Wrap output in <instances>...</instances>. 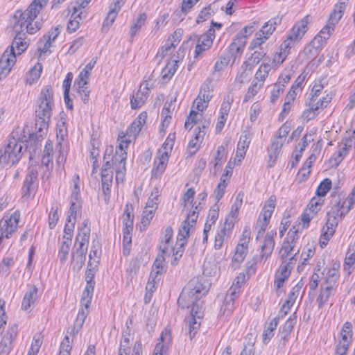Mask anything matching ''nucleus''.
I'll return each instance as SVG.
<instances>
[{
  "label": "nucleus",
  "mask_w": 355,
  "mask_h": 355,
  "mask_svg": "<svg viewBox=\"0 0 355 355\" xmlns=\"http://www.w3.org/2000/svg\"><path fill=\"white\" fill-rule=\"evenodd\" d=\"M54 107L53 92L51 85L44 87L37 100L35 107V134L31 137H35L37 141L43 139L47 130Z\"/></svg>",
  "instance_id": "f257e3e1"
},
{
  "label": "nucleus",
  "mask_w": 355,
  "mask_h": 355,
  "mask_svg": "<svg viewBox=\"0 0 355 355\" xmlns=\"http://www.w3.org/2000/svg\"><path fill=\"white\" fill-rule=\"evenodd\" d=\"M37 13L29 6L24 11L17 10L15 12L12 22V29L15 33L34 34L41 28V23L35 21Z\"/></svg>",
  "instance_id": "f03ea898"
},
{
  "label": "nucleus",
  "mask_w": 355,
  "mask_h": 355,
  "mask_svg": "<svg viewBox=\"0 0 355 355\" xmlns=\"http://www.w3.org/2000/svg\"><path fill=\"white\" fill-rule=\"evenodd\" d=\"M210 286L211 283L207 279L202 277L193 278L188 283L187 286L182 290L178 298V303L182 308L189 306V304H184L183 302L187 301V299L199 300L208 293Z\"/></svg>",
  "instance_id": "7ed1b4c3"
},
{
  "label": "nucleus",
  "mask_w": 355,
  "mask_h": 355,
  "mask_svg": "<svg viewBox=\"0 0 355 355\" xmlns=\"http://www.w3.org/2000/svg\"><path fill=\"white\" fill-rule=\"evenodd\" d=\"M21 144L15 138L8 140V143L3 148L0 149V165L17 164L21 157Z\"/></svg>",
  "instance_id": "20e7f679"
},
{
  "label": "nucleus",
  "mask_w": 355,
  "mask_h": 355,
  "mask_svg": "<svg viewBox=\"0 0 355 355\" xmlns=\"http://www.w3.org/2000/svg\"><path fill=\"white\" fill-rule=\"evenodd\" d=\"M146 119L147 113L142 112L130 125L125 134H123V136L119 135L122 139L119 144H123L125 150L128 148V145L136 139L142 126L146 123Z\"/></svg>",
  "instance_id": "39448f33"
},
{
  "label": "nucleus",
  "mask_w": 355,
  "mask_h": 355,
  "mask_svg": "<svg viewBox=\"0 0 355 355\" xmlns=\"http://www.w3.org/2000/svg\"><path fill=\"white\" fill-rule=\"evenodd\" d=\"M309 21L310 17L307 15L297 22L291 30L286 39L283 42V47L288 49L294 46L307 31V24Z\"/></svg>",
  "instance_id": "423d86ee"
},
{
  "label": "nucleus",
  "mask_w": 355,
  "mask_h": 355,
  "mask_svg": "<svg viewBox=\"0 0 355 355\" xmlns=\"http://www.w3.org/2000/svg\"><path fill=\"white\" fill-rule=\"evenodd\" d=\"M38 171L36 166H29L28 173L21 188L22 198L28 199L33 198L38 188Z\"/></svg>",
  "instance_id": "0eeeda50"
},
{
  "label": "nucleus",
  "mask_w": 355,
  "mask_h": 355,
  "mask_svg": "<svg viewBox=\"0 0 355 355\" xmlns=\"http://www.w3.org/2000/svg\"><path fill=\"white\" fill-rule=\"evenodd\" d=\"M192 227V224L190 223L189 220H185L181 225L178 234L177 236L176 245L177 250L173 253L174 260L171 261V264L175 266L178 263V260L182 257L184 247L187 243V238L189 236V231Z\"/></svg>",
  "instance_id": "6e6552de"
},
{
  "label": "nucleus",
  "mask_w": 355,
  "mask_h": 355,
  "mask_svg": "<svg viewBox=\"0 0 355 355\" xmlns=\"http://www.w3.org/2000/svg\"><path fill=\"white\" fill-rule=\"evenodd\" d=\"M349 211L341 208V204L339 201L336 205L331 207V210L327 214V222L322 229L327 231H332L335 232L338 222Z\"/></svg>",
  "instance_id": "1a4fd4ad"
},
{
  "label": "nucleus",
  "mask_w": 355,
  "mask_h": 355,
  "mask_svg": "<svg viewBox=\"0 0 355 355\" xmlns=\"http://www.w3.org/2000/svg\"><path fill=\"white\" fill-rule=\"evenodd\" d=\"M345 7V1H340L335 6L334 11L330 15L327 24L320 31L322 35H324L329 38L330 35L334 31L335 26L341 19Z\"/></svg>",
  "instance_id": "9d476101"
},
{
  "label": "nucleus",
  "mask_w": 355,
  "mask_h": 355,
  "mask_svg": "<svg viewBox=\"0 0 355 355\" xmlns=\"http://www.w3.org/2000/svg\"><path fill=\"white\" fill-rule=\"evenodd\" d=\"M241 286L239 284V281L236 284H233L230 287L228 293L225 295L223 305L220 307V314L224 316H229L232 314L234 309V300L237 298L238 293L240 291Z\"/></svg>",
  "instance_id": "9b49d317"
},
{
  "label": "nucleus",
  "mask_w": 355,
  "mask_h": 355,
  "mask_svg": "<svg viewBox=\"0 0 355 355\" xmlns=\"http://www.w3.org/2000/svg\"><path fill=\"white\" fill-rule=\"evenodd\" d=\"M127 158L126 150L123 148V144H119L116 148L115 157L114 160L118 162L116 168H115L116 181L117 182H123L125 172V160Z\"/></svg>",
  "instance_id": "f8f14e48"
},
{
  "label": "nucleus",
  "mask_w": 355,
  "mask_h": 355,
  "mask_svg": "<svg viewBox=\"0 0 355 355\" xmlns=\"http://www.w3.org/2000/svg\"><path fill=\"white\" fill-rule=\"evenodd\" d=\"M17 334V326L13 324L3 334L0 342V355H8L13 347V341Z\"/></svg>",
  "instance_id": "ddd939ff"
},
{
  "label": "nucleus",
  "mask_w": 355,
  "mask_h": 355,
  "mask_svg": "<svg viewBox=\"0 0 355 355\" xmlns=\"http://www.w3.org/2000/svg\"><path fill=\"white\" fill-rule=\"evenodd\" d=\"M215 38V31L209 28L205 33L200 35L195 49V58L199 57L204 51L208 50L212 45Z\"/></svg>",
  "instance_id": "4468645a"
},
{
  "label": "nucleus",
  "mask_w": 355,
  "mask_h": 355,
  "mask_svg": "<svg viewBox=\"0 0 355 355\" xmlns=\"http://www.w3.org/2000/svg\"><path fill=\"white\" fill-rule=\"evenodd\" d=\"M328 39L329 37H326L324 35H322L320 31L304 49V53L307 55V58L311 59L316 56L318 53V49L324 46Z\"/></svg>",
  "instance_id": "2eb2a0df"
},
{
  "label": "nucleus",
  "mask_w": 355,
  "mask_h": 355,
  "mask_svg": "<svg viewBox=\"0 0 355 355\" xmlns=\"http://www.w3.org/2000/svg\"><path fill=\"white\" fill-rule=\"evenodd\" d=\"M16 62V53L6 49L0 59V77H6Z\"/></svg>",
  "instance_id": "dca6fc26"
},
{
  "label": "nucleus",
  "mask_w": 355,
  "mask_h": 355,
  "mask_svg": "<svg viewBox=\"0 0 355 355\" xmlns=\"http://www.w3.org/2000/svg\"><path fill=\"white\" fill-rule=\"evenodd\" d=\"M353 142H355L354 140L350 139L349 137L348 138H345L338 144V150L331 157V159L334 161L336 166H338L342 162L348 153V151L352 148Z\"/></svg>",
  "instance_id": "f3484780"
},
{
  "label": "nucleus",
  "mask_w": 355,
  "mask_h": 355,
  "mask_svg": "<svg viewBox=\"0 0 355 355\" xmlns=\"http://www.w3.org/2000/svg\"><path fill=\"white\" fill-rule=\"evenodd\" d=\"M168 162L167 151L162 152L159 156L155 158L152 169V178L160 177L164 172Z\"/></svg>",
  "instance_id": "a211bd4d"
},
{
  "label": "nucleus",
  "mask_w": 355,
  "mask_h": 355,
  "mask_svg": "<svg viewBox=\"0 0 355 355\" xmlns=\"http://www.w3.org/2000/svg\"><path fill=\"white\" fill-rule=\"evenodd\" d=\"M90 232L89 221L88 219H85L78 228V232L76 237V244L78 243V246L88 247Z\"/></svg>",
  "instance_id": "6ab92c4d"
},
{
  "label": "nucleus",
  "mask_w": 355,
  "mask_h": 355,
  "mask_svg": "<svg viewBox=\"0 0 355 355\" xmlns=\"http://www.w3.org/2000/svg\"><path fill=\"white\" fill-rule=\"evenodd\" d=\"M275 231L268 232L265 236L263 244L261 245V252L260 257L261 259L267 260L270 257L275 246L274 236L276 235Z\"/></svg>",
  "instance_id": "aec40b11"
},
{
  "label": "nucleus",
  "mask_w": 355,
  "mask_h": 355,
  "mask_svg": "<svg viewBox=\"0 0 355 355\" xmlns=\"http://www.w3.org/2000/svg\"><path fill=\"white\" fill-rule=\"evenodd\" d=\"M234 224L232 220L226 219L224 227L216 234L214 248L215 249H220L223 246L225 237L229 236L230 231L233 228Z\"/></svg>",
  "instance_id": "412c9836"
},
{
  "label": "nucleus",
  "mask_w": 355,
  "mask_h": 355,
  "mask_svg": "<svg viewBox=\"0 0 355 355\" xmlns=\"http://www.w3.org/2000/svg\"><path fill=\"white\" fill-rule=\"evenodd\" d=\"M26 33H15V36L10 46L9 51L16 53V54H21L28 47V43L26 40Z\"/></svg>",
  "instance_id": "4be33fe9"
},
{
  "label": "nucleus",
  "mask_w": 355,
  "mask_h": 355,
  "mask_svg": "<svg viewBox=\"0 0 355 355\" xmlns=\"http://www.w3.org/2000/svg\"><path fill=\"white\" fill-rule=\"evenodd\" d=\"M165 259L166 258L163 254H158L155 259L150 273V276L151 279H153V282L155 281V279L159 278V276H161L166 272V267L164 263Z\"/></svg>",
  "instance_id": "5701e85b"
},
{
  "label": "nucleus",
  "mask_w": 355,
  "mask_h": 355,
  "mask_svg": "<svg viewBox=\"0 0 355 355\" xmlns=\"http://www.w3.org/2000/svg\"><path fill=\"white\" fill-rule=\"evenodd\" d=\"M87 247L78 246L75 252L72 254L73 269L79 270L83 266L86 260V253Z\"/></svg>",
  "instance_id": "b1692460"
},
{
  "label": "nucleus",
  "mask_w": 355,
  "mask_h": 355,
  "mask_svg": "<svg viewBox=\"0 0 355 355\" xmlns=\"http://www.w3.org/2000/svg\"><path fill=\"white\" fill-rule=\"evenodd\" d=\"M205 134L206 132L201 130L200 128H199L198 132L195 133L194 137L190 140L187 146V154L189 156L192 157L198 151Z\"/></svg>",
  "instance_id": "393cba45"
},
{
  "label": "nucleus",
  "mask_w": 355,
  "mask_h": 355,
  "mask_svg": "<svg viewBox=\"0 0 355 355\" xmlns=\"http://www.w3.org/2000/svg\"><path fill=\"white\" fill-rule=\"evenodd\" d=\"M245 45V41L243 40L242 37H236L234 42L230 45L227 55H230L231 59L233 60V62H234L237 58L241 57Z\"/></svg>",
  "instance_id": "a878e982"
},
{
  "label": "nucleus",
  "mask_w": 355,
  "mask_h": 355,
  "mask_svg": "<svg viewBox=\"0 0 355 355\" xmlns=\"http://www.w3.org/2000/svg\"><path fill=\"white\" fill-rule=\"evenodd\" d=\"M331 99V96L329 94H326L325 96H322L321 98H318V97L310 98L309 101L306 103V105L311 107L312 110H315L318 112L319 110L327 107Z\"/></svg>",
  "instance_id": "bb28decb"
},
{
  "label": "nucleus",
  "mask_w": 355,
  "mask_h": 355,
  "mask_svg": "<svg viewBox=\"0 0 355 355\" xmlns=\"http://www.w3.org/2000/svg\"><path fill=\"white\" fill-rule=\"evenodd\" d=\"M282 145V141H278L277 139H275L272 141L270 148L268 149V167H272L275 165V161L279 155Z\"/></svg>",
  "instance_id": "cd10ccee"
},
{
  "label": "nucleus",
  "mask_w": 355,
  "mask_h": 355,
  "mask_svg": "<svg viewBox=\"0 0 355 355\" xmlns=\"http://www.w3.org/2000/svg\"><path fill=\"white\" fill-rule=\"evenodd\" d=\"M133 206L126 204L123 215V230H132L134 223Z\"/></svg>",
  "instance_id": "c85d7f7f"
},
{
  "label": "nucleus",
  "mask_w": 355,
  "mask_h": 355,
  "mask_svg": "<svg viewBox=\"0 0 355 355\" xmlns=\"http://www.w3.org/2000/svg\"><path fill=\"white\" fill-rule=\"evenodd\" d=\"M301 288V286L297 284L291 289L288 295L287 300L285 301L281 309V311H284V314H286L291 307L293 305L300 293Z\"/></svg>",
  "instance_id": "c756f323"
},
{
  "label": "nucleus",
  "mask_w": 355,
  "mask_h": 355,
  "mask_svg": "<svg viewBox=\"0 0 355 355\" xmlns=\"http://www.w3.org/2000/svg\"><path fill=\"white\" fill-rule=\"evenodd\" d=\"M37 298V288L35 286H32L24 296L21 303V309L25 311L28 310L31 305L35 303Z\"/></svg>",
  "instance_id": "7c9ffc66"
},
{
  "label": "nucleus",
  "mask_w": 355,
  "mask_h": 355,
  "mask_svg": "<svg viewBox=\"0 0 355 355\" xmlns=\"http://www.w3.org/2000/svg\"><path fill=\"white\" fill-rule=\"evenodd\" d=\"M297 253L289 259L288 262H286L285 259L282 260V263L279 266L277 275L280 277L288 278L290 276L291 272L293 266L297 260Z\"/></svg>",
  "instance_id": "2f4dec72"
},
{
  "label": "nucleus",
  "mask_w": 355,
  "mask_h": 355,
  "mask_svg": "<svg viewBox=\"0 0 355 355\" xmlns=\"http://www.w3.org/2000/svg\"><path fill=\"white\" fill-rule=\"evenodd\" d=\"M275 202L276 197L275 196H271L266 202L259 218H261L269 222L275 207Z\"/></svg>",
  "instance_id": "473e14b6"
},
{
  "label": "nucleus",
  "mask_w": 355,
  "mask_h": 355,
  "mask_svg": "<svg viewBox=\"0 0 355 355\" xmlns=\"http://www.w3.org/2000/svg\"><path fill=\"white\" fill-rule=\"evenodd\" d=\"M81 304V308L78 311L76 322H75V327L74 329L78 327V329L76 330L73 329V334H77L78 330L83 327V323L89 313V307L90 304H88V306H86V302H83L80 300Z\"/></svg>",
  "instance_id": "72a5a7b5"
},
{
  "label": "nucleus",
  "mask_w": 355,
  "mask_h": 355,
  "mask_svg": "<svg viewBox=\"0 0 355 355\" xmlns=\"http://www.w3.org/2000/svg\"><path fill=\"white\" fill-rule=\"evenodd\" d=\"M336 286H334L330 284H325V283L324 282L322 283L321 286L320 293L317 299L319 308H322L324 305V304L328 301L331 294V291Z\"/></svg>",
  "instance_id": "f704fd0d"
},
{
  "label": "nucleus",
  "mask_w": 355,
  "mask_h": 355,
  "mask_svg": "<svg viewBox=\"0 0 355 355\" xmlns=\"http://www.w3.org/2000/svg\"><path fill=\"white\" fill-rule=\"evenodd\" d=\"M81 14L82 11H79V9L76 8V6H75L67 27L69 33H73L79 28L80 21L82 19L80 16Z\"/></svg>",
  "instance_id": "c9c22d12"
},
{
  "label": "nucleus",
  "mask_w": 355,
  "mask_h": 355,
  "mask_svg": "<svg viewBox=\"0 0 355 355\" xmlns=\"http://www.w3.org/2000/svg\"><path fill=\"white\" fill-rule=\"evenodd\" d=\"M321 148V144H319V142H318L316 144H315V148L313 150L312 154L308 157V159L306 160V162L304 163L302 167L301 168L300 171L303 172L307 170V173H302V175L304 177H307L309 175L311 171L310 168L312 166L313 163L316 160V156L315 153L318 150H320Z\"/></svg>",
  "instance_id": "e433bc0d"
},
{
  "label": "nucleus",
  "mask_w": 355,
  "mask_h": 355,
  "mask_svg": "<svg viewBox=\"0 0 355 355\" xmlns=\"http://www.w3.org/2000/svg\"><path fill=\"white\" fill-rule=\"evenodd\" d=\"M112 147L106 148L103 157L104 164H103L102 168H107V169L115 171L118 162L114 160L115 155H112Z\"/></svg>",
  "instance_id": "4c0bfd02"
},
{
  "label": "nucleus",
  "mask_w": 355,
  "mask_h": 355,
  "mask_svg": "<svg viewBox=\"0 0 355 355\" xmlns=\"http://www.w3.org/2000/svg\"><path fill=\"white\" fill-rule=\"evenodd\" d=\"M279 319L274 318L266 327L263 332V340L264 343H268L275 335V331L278 325Z\"/></svg>",
  "instance_id": "58836bf2"
},
{
  "label": "nucleus",
  "mask_w": 355,
  "mask_h": 355,
  "mask_svg": "<svg viewBox=\"0 0 355 355\" xmlns=\"http://www.w3.org/2000/svg\"><path fill=\"white\" fill-rule=\"evenodd\" d=\"M142 86L140 85L137 92L130 98L131 107L137 109L141 107L146 101V95L142 92Z\"/></svg>",
  "instance_id": "ea45409f"
},
{
  "label": "nucleus",
  "mask_w": 355,
  "mask_h": 355,
  "mask_svg": "<svg viewBox=\"0 0 355 355\" xmlns=\"http://www.w3.org/2000/svg\"><path fill=\"white\" fill-rule=\"evenodd\" d=\"M270 70L271 66L270 64H261L255 73L254 79L259 82H261L262 84H264V82L268 77Z\"/></svg>",
  "instance_id": "a19ab883"
},
{
  "label": "nucleus",
  "mask_w": 355,
  "mask_h": 355,
  "mask_svg": "<svg viewBox=\"0 0 355 355\" xmlns=\"http://www.w3.org/2000/svg\"><path fill=\"white\" fill-rule=\"evenodd\" d=\"M129 327H127V331H124L122 334V338L120 342V347L119 352H124L125 355H129L130 349L131 346V341L130 339V334Z\"/></svg>",
  "instance_id": "79ce46f5"
},
{
  "label": "nucleus",
  "mask_w": 355,
  "mask_h": 355,
  "mask_svg": "<svg viewBox=\"0 0 355 355\" xmlns=\"http://www.w3.org/2000/svg\"><path fill=\"white\" fill-rule=\"evenodd\" d=\"M312 135L306 133L301 139V142L295 148L296 151V159H300L302 152L306 149L309 143L313 141Z\"/></svg>",
  "instance_id": "37998d69"
},
{
  "label": "nucleus",
  "mask_w": 355,
  "mask_h": 355,
  "mask_svg": "<svg viewBox=\"0 0 355 355\" xmlns=\"http://www.w3.org/2000/svg\"><path fill=\"white\" fill-rule=\"evenodd\" d=\"M198 300H194L191 299H187V301L183 302L184 304H188L189 306L191 304V316L190 318H195L196 320H200L203 315V312L202 311V306H200L198 304H196V302Z\"/></svg>",
  "instance_id": "c03bdc74"
},
{
  "label": "nucleus",
  "mask_w": 355,
  "mask_h": 355,
  "mask_svg": "<svg viewBox=\"0 0 355 355\" xmlns=\"http://www.w3.org/2000/svg\"><path fill=\"white\" fill-rule=\"evenodd\" d=\"M263 86L261 82H259L254 79L252 82L251 85L248 87V91L245 95V101H248L249 99L253 98Z\"/></svg>",
  "instance_id": "a18cd8bd"
},
{
  "label": "nucleus",
  "mask_w": 355,
  "mask_h": 355,
  "mask_svg": "<svg viewBox=\"0 0 355 355\" xmlns=\"http://www.w3.org/2000/svg\"><path fill=\"white\" fill-rule=\"evenodd\" d=\"M87 285L83 291L81 300L83 302H86V306L91 304L93 292L95 286V282H86Z\"/></svg>",
  "instance_id": "49530a36"
},
{
  "label": "nucleus",
  "mask_w": 355,
  "mask_h": 355,
  "mask_svg": "<svg viewBox=\"0 0 355 355\" xmlns=\"http://www.w3.org/2000/svg\"><path fill=\"white\" fill-rule=\"evenodd\" d=\"M178 67V62L173 60L166 64V67L162 71V76L164 79H170L175 73Z\"/></svg>",
  "instance_id": "de8ad7c7"
},
{
  "label": "nucleus",
  "mask_w": 355,
  "mask_h": 355,
  "mask_svg": "<svg viewBox=\"0 0 355 355\" xmlns=\"http://www.w3.org/2000/svg\"><path fill=\"white\" fill-rule=\"evenodd\" d=\"M200 320H196L195 318H189V320L186 321L187 325L189 328V334L191 340L195 337L197 331L200 328Z\"/></svg>",
  "instance_id": "09e8293b"
},
{
  "label": "nucleus",
  "mask_w": 355,
  "mask_h": 355,
  "mask_svg": "<svg viewBox=\"0 0 355 355\" xmlns=\"http://www.w3.org/2000/svg\"><path fill=\"white\" fill-rule=\"evenodd\" d=\"M248 244L245 243H239L236 248L235 254L233 257L234 261L237 262L243 261L247 254Z\"/></svg>",
  "instance_id": "8fccbe9b"
},
{
  "label": "nucleus",
  "mask_w": 355,
  "mask_h": 355,
  "mask_svg": "<svg viewBox=\"0 0 355 355\" xmlns=\"http://www.w3.org/2000/svg\"><path fill=\"white\" fill-rule=\"evenodd\" d=\"M80 209H81V203L74 202V201L71 202L70 208L68 211V215L67 217V220L68 223L71 222V220L76 222L77 214L80 211Z\"/></svg>",
  "instance_id": "3c124183"
},
{
  "label": "nucleus",
  "mask_w": 355,
  "mask_h": 355,
  "mask_svg": "<svg viewBox=\"0 0 355 355\" xmlns=\"http://www.w3.org/2000/svg\"><path fill=\"white\" fill-rule=\"evenodd\" d=\"M171 38L169 37L166 44L162 46L158 52V54H160L162 57L170 55L180 42L178 38L177 40H174V41L171 42H169Z\"/></svg>",
  "instance_id": "603ef678"
},
{
  "label": "nucleus",
  "mask_w": 355,
  "mask_h": 355,
  "mask_svg": "<svg viewBox=\"0 0 355 355\" xmlns=\"http://www.w3.org/2000/svg\"><path fill=\"white\" fill-rule=\"evenodd\" d=\"M202 117V114L196 112L193 110H191L189 114V116L187 117L185 123L184 128L186 129L191 130L193 127V125L196 124L200 118Z\"/></svg>",
  "instance_id": "864d4df0"
},
{
  "label": "nucleus",
  "mask_w": 355,
  "mask_h": 355,
  "mask_svg": "<svg viewBox=\"0 0 355 355\" xmlns=\"http://www.w3.org/2000/svg\"><path fill=\"white\" fill-rule=\"evenodd\" d=\"M119 10H118L115 5L114 8L110 9L105 19L104 20L102 27L103 31H105L106 28L108 29L109 27L114 23Z\"/></svg>",
  "instance_id": "5fc2aeb1"
},
{
  "label": "nucleus",
  "mask_w": 355,
  "mask_h": 355,
  "mask_svg": "<svg viewBox=\"0 0 355 355\" xmlns=\"http://www.w3.org/2000/svg\"><path fill=\"white\" fill-rule=\"evenodd\" d=\"M296 318L297 317L295 315V313H294L284 323L282 327V334H284V337L288 336L293 331V329L296 323Z\"/></svg>",
  "instance_id": "6e6d98bb"
},
{
  "label": "nucleus",
  "mask_w": 355,
  "mask_h": 355,
  "mask_svg": "<svg viewBox=\"0 0 355 355\" xmlns=\"http://www.w3.org/2000/svg\"><path fill=\"white\" fill-rule=\"evenodd\" d=\"M58 207L57 205H53L51 208L49 214V219H48V223H49V227L51 230H53L55 228V227L57 225V223L59 219V216L58 214Z\"/></svg>",
  "instance_id": "4d7b16f0"
},
{
  "label": "nucleus",
  "mask_w": 355,
  "mask_h": 355,
  "mask_svg": "<svg viewBox=\"0 0 355 355\" xmlns=\"http://www.w3.org/2000/svg\"><path fill=\"white\" fill-rule=\"evenodd\" d=\"M146 20V15L145 13L139 15L136 21L133 24L130 28V36L133 37L140 30L142 26L144 25Z\"/></svg>",
  "instance_id": "13d9d810"
},
{
  "label": "nucleus",
  "mask_w": 355,
  "mask_h": 355,
  "mask_svg": "<svg viewBox=\"0 0 355 355\" xmlns=\"http://www.w3.org/2000/svg\"><path fill=\"white\" fill-rule=\"evenodd\" d=\"M42 71V66L41 64L37 63L29 71V77L27 78V81L32 84L36 81L41 76Z\"/></svg>",
  "instance_id": "bf43d9fd"
},
{
  "label": "nucleus",
  "mask_w": 355,
  "mask_h": 355,
  "mask_svg": "<svg viewBox=\"0 0 355 355\" xmlns=\"http://www.w3.org/2000/svg\"><path fill=\"white\" fill-rule=\"evenodd\" d=\"M90 72L87 70L83 69L78 77L76 79L74 82V87H83V85H87V80L90 76Z\"/></svg>",
  "instance_id": "052dcab7"
},
{
  "label": "nucleus",
  "mask_w": 355,
  "mask_h": 355,
  "mask_svg": "<svg viewBox=\"0 0 355 355\" xmlns=\"http://www.w3.org/2000/svg\"><path fill=\"white\" fill-rule=\"evenodd\" d=\"M331 187V181L326 178L323 180L316 190V194L320 197H324Z\"/></svg>",
  "instance_id": "680f3d73"
},
{
  "label": "nucleus",
  "mask_w": 355,
  "mask_h": 355,
  "mask_svg": "<svg viewBox=\"0 0 355 355\" xmlns=\"http://www.w3.org/2000/svg\"><path fill=\"white\" fill-rule=\"evenodd\" d=\"M214 14V9L212 6L210 5L208 7L204 8L198 15L196 22L201 23L206 21L207 19L211 17Z\"/></svg>",
  "instance_id": "e2e57ef3"
},
{
  "label": "nucleus",
  "mask_w": 355,
  "mask_h": 355,
  "mask_svg": "<svg viewBox=\"0 0 355 355\" xmlns=\"http://www.w3.org/2000/svg\"><path fill=\"white\" fill-rule=\"evenodd\" d=\"M294 248L295 245L284 241L279 252V255L281 259H286L290 254H291V252L293 250Z\"/></svg>",
  "instance_id": "0e129e2a"
},
{
  "label": "nucleus",
  "mask_w": 355,
  "mask_h": 355,
  "mask_svg": "<svg viewBox=\"0 0 355 355\" xmlns=\"http://www.w3.org/2000/svg\"><path fill=\"white\" fill-rule=\"evenodd\" d=\"M167 338L170 339L169 333L163 331L160 337L161 342L155 345L153 355H163L164 345L162 343L165 342Z\"/></svg>",
  "instance_id": "69168bd1"
},
{
  "label": "nucleus",
  "mask_w": 355,
  "mask_h": 355,
  "mask_svg": "<svg viewBox=\"0 0 355 355\" xmlns=\"http://www.w3.org/2000/svg\"><path fill=\"white\" fill-rule=\"evenodd\" d=\"M231 58L230 55H225L224 57H220L219 59L215 63L214 70L215 72H220L223 71L230 63Z\"/></svg>",
  "instance_id": "338daca9"
},
{
  "label": "nucleus",
  "mask_w": 355,
  "mask_h": 355,
  "mask_svg": "<svg viewBox=\"0 0 355 355\" xmlns=\"http://www.w3.org/2000/svg\"><path fill=\"white\" fill-rule=\"evenodd\" d=\"M355 202V186L352 189L351 193L349 194L347 198L343 201L340 202L341 208L345 209L347 211H349Z\"/></svg>",
  "instance_id": "774afa93"
}]
</instances>
